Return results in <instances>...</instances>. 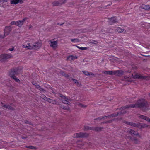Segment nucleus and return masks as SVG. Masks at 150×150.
Wrapping results in <instances>:
<instances>
[{
    "instance_id": "37",
    "label": "nucleus",
    "mask_w": 150,
    "mask_h": 150,
    "mask_svg": "<svg viewBox=\"0 0 150 150\" xmlns=\"http://www.w3.org/2000/svg\"><path fill=\"white\" fill-rule=\"evenodd\" d=\"M61 108L63 109L64 110H69V107L67 106V107H65L64 106L62 105Z\"/></svg>"
},
{
    "instance_id": "16",
    "label": "nucleus",
    "mask_w": 150,
    "mask_h": 150,
    "mask_svg": "<svg viewBox=\"0 0 150 150\" xmlns=\"http://www.w3.org/2000/svg\"><path fill=\"white\" fill-rule=\"evenodd\" d=\"M22 0H10V3L11 4H16L18 3H22Z\"/></svg>"
},
{
    "instance_id": "13",
    "label": "nucleus",
    "mask_w": 150,
    "mask_h": 150,
    "mask_svg": "<svg viewBox=\"0 0 150 150\" xmlns=\"http://www.w3.org/2000/svg\"><path fill=\"white\" fill-rule=\"evenodd\" d=\"M1 105L3 107L6 108V109H8L10 110H14V108L11 107L10 105H5L4 103L1 102Z\"/></svg>"
},
{
    "instance_id": "9",
    "label": "nucleus",
    "mask_w": 150,
    "mask_h": 150,
    "mask_svg": "<svg viewBox=\"0 0 150 150\" xmlns=\"http://www.w3.org/2000/svg\"><path fill=\"white\" fill-rule=\"evenodd\" d=\"M11 30L12 29L10 26H6L4 30V35L5 36L8 35L11 31Z\"/></svg>"
},
{
    "instance_id": "49",
    "label": "nucleus",
    "mask_w": 150,
    "mask_h": 150,
    "mask_svg": "<svg viewBox=\"0 0 150 150\" xmlns=\"http://www.w3.org/2000/svg\"><path fill=\"white\" fill-rule=\"evenodd\" d=\"M32 84L35 86V85H36L37 84H38V83H36L35 82H34V81H33L32 82Z\"/></svg>"
},
{
    "instance_id": "3",
    "label": "nucleus",
    "mask_w": 150,
    "mask_h": 150,
    "mask_svg": "<svg viewBox=\"0 0 150 150\" xmlns=\"http://www.w3.org/2000/svg\"><path fill=\"white\" fill-rule=\"evenodd\" d=\"M130 126L140 129L147 127H148V126L146 124L139 122H132Z\"/></svg>"
},
{
    "instance_id": "24",
    "label": "nucleus",
    "mask_w": 150,
    "mask_h": 150,
    "mask_svg": "<svg viewBox=\"0 0 150 150\" xmlns=\"http://www.w3.org/2000/svg\"><path fill=\"white\" fill-rule=\"evenodd\" d=\"M132 140L134 142V143L135 144H139L140 142L139 140L136 137L133 138V139Z\"/></svg>"
},
{
    "instance_id": "38",
    "label": "nucleus",
    "mask_w": 150,
    "mask_h": 150,
    "mask_svg": "<svg viewBox=\"0 0 150 150\" xmlns=\"http://www.w3.org/2000/svg\"><path fill=\"white\" fill-rule=\"evenodd\" d=\"M130 130H131V129H129V128H128V129L126 128V129H125L124 131V132L129 134L130 132Z\"/></svg>"
},
{
    "instance_id": "12",
    "label": "nucleus",
    "mask_w": 150,
    "mask_h": 150,
    "mask_svg": "<svg viewBox=\"0 0 150 150\" xmlns=\"http://www.w3.org/2000/svg\"><path fill=\"white\" fill-rule=\"evenodd\" d=\"M124 72L122 70L114 71V75L120 76L123 75Z\"/></svg>"
},
{
    "instance_id": "4",
    "label": "nucleus",
    "mask_w": 150,
    "mask_h": 150,
    "mask_svg": "<svg viewBox=\"0 0 150 150\" xmlns=\"http://www.w3.org/2000/svg\"><path fill=\"white\" fill-rule=\"evenodd\" d=\"M21 70L18 68H14L11 69L9 72V75L10 77L15 76L19 74L21 71Z\"/></svg>"
},
{
    "instance_id": "53",
    "label": "nucleus",
    "mask_w": 150,
    "mask_h": 150,
    "mask_svg": "<svg viewBox=\"0 0 150 150\" xmlns=\"http://www.w3.org/2000/svg\"><path fill=\"white\" fill-rule=\"evenodd\" d=\"M106 116H102V119H106Z\"/></svg>"
},
{
    "instance_id": "46",
    "label": "nucleus",
    "mask_w": 150,
    "mask_h": 150,
    "mask_svg": "<svg viewBox=\"0 0 150 150\" xmlns=\"http://www.w3.org/2000/svg\"><path fill=\"white\" fill-rule=\"evenodd\" d=\"M102 119V117H98L96 119H95L94 120H101Z\"/></svg>"
},
{
    "instance_id": "22",
    "label": "nucleus",
    "mask_w": 150,
    "mask_h": 150,
    "mask_svg": "<svg viewBox=\"0 0 150 150\" xmlns=\"http://www.w3.org/2000/svg\"><path fill=\"white\" fill-rule=\"evenodd\" d=\"M103 128V127H93V130H95L97 131H101Z\"/></svg>"
},
{
    "instance_id": "11",
    "label": "nucleus",
    "mask_w": 150,
    "mask_h": 150,
    "mask_svg": "<svg viewBox=\"0 0 150 150\" xmlns=\"http://www.w3.org/2000/svg\"><path fill=\"white\" fill-rule=\"evenodd\" d=\"M27 19V18H25L21 20H19L17 21L16 25L18 26L19 27H21Z\"/></svg>"
},
{
    "instance_id": "42",
    "label": "nucleus",
    "mask_w": 150,
    "mask_h": 150,
    "mask_svg": "<svg viewBox=\"0 0 150 150\" xmlns=\"http://www.w3.org/2000/svg\"><path fill=\"white\" fill-rule=\"evenodd\" d=\"M114 120V119H113L112 120H110L108 121H106L105 122V123H111Z\"/></svg>"
},
{
    "instance_id": "14",
    "label": "nucleus",
    "mask_w": 150,
    "mask_h": 150,
    "mask_svg": "<svg viewBox=\"0 0 150 150\" xmlns=\"http://www.w3.org/2000/svg\"><path fill=\"white\" fill-rule=\"evenodd\" d=\"M132 78L134 79H145V77L142 76H140L138 75L137 74L136 75H132Z\"/></svg>"
},
{
    "instance_id": "6",
    "label": "nucleus",
    "mask_w": 150,
    "mask_h": 150,
    "mask_svg": "<svg viewBox=\"0 0 150 150\" xmlns=\"http://www.w3.org/2000/svg\"><path fill=\"white\" fill-rule=\"evenodd\" d=\"M88 135L87 133L80 132L74 134V137L76 138H84L87 137Z\"/></svg>"
},
{
    "instance_id": "25",
    "label": "nucleus",
    "mask_w": 150,
    "mask_h": 150,
    "mask_svg": "<svg viewBox=\"0 0 150 150\" xmlns=\"http://www.w3.org/2000/svg\"><path fill=\"white\" fill-rule=\"evenodd\" d=\"M60 74L67 78H68L69 77V76L67 74L65 73L62 71H61L60 72Z\"/></svg>"
},
{
    "instance_id": "36",
    "label": "nucleus",
    "mask_w": 150,
    "mask_h": 150,
    "mask_svg": "<svg viewBox=\"0 0 150 150\" xmlns=\"http://www.w3.org/2000/svg\"><path fill=\"white\" fill-rule=\"evenodd\" d=\"M72 80L74 81V83H75L77 85H79V83L78 82V81L77 80H76L72 78Z\"/></svg>"
},
{
    "instance_id": "10",
    "label": "nucleus",
    "mask_w": 150,
    "mask_h": 150,
    "mask_svg": "<svg viewBox=\"0 0 150 150\" xmlns=\"http://www.w3.org/2000/svg\"><path fill=\"white\" fill-rule=\"evenodd\" d=\"M50 42V46L52 47L53 49H56L57 47V41H52L50 40L49 41Z\"/></svg>"
},
{
    "instance_id": "29",
    "label": "nucleus",
    "mask_w": 150,
    "mask_h": 150,
    "mask_svg": "<svg viewBox=\"0 0 150 150\" xmlns=\"http://www.w3.org/2000/svg\"><path fill=\"white\" fill-rule=\"evenodd\" d=\"M83 73L86 76H88L90 75H93V73L90 72V73L88 72L87 71H83Z\"/></svg>"
},
{
    "instance_id": "33",
    "label": "nucleus",
    "mask_w": 150,
    "mask_h": 150,
    "mask_svg": "<svg viewBox=\"0 0 150 150\" xmlns=\"http://www.w3.org/2000/svg\"><path fill=\"white\" fill-rule=\"evenodd\" d=\"M76 46L77 48H78L79 49L83 50H86L87 49V48L86 47H79L78 46Z\"/></svg>"
},
{
    "instance_id": "28",
    "label": "nucleus",
    "mask_w": 150,
    "mask_h": 150,
    "mask_svg": "<svg viewBox=\"0 0 150 150\" xmlns=\"http://www.w3.org/2000/svg\"><path fill=\"white\" fill-rule=\"evenodd\" d=\"M89 42V43H92L95 45L97 44L98 43V42L97 41L93 40H90Z\"/></svg>"
},
{
    "instance_id": "45",
    "label": "nucleus",
    "mask_w": 150,
    "mask_h": 150,
    "mask_svg": "<svg viewBox=\"0 0 150 150\" xmlns=\"http://www.w3.org/2000/svg\"><path fill=\"white\" fill-rule=\"evenodd\" d=\"M11 25H16V21L15 22L14 21H12L11 23Z\"/></svg>"
},
{
    "instance_id": "62",
    "label": "nucleus",
    "mask_w": 150,
    "mask_h": 150,
    "mask_svg": "<svg viewBox=\"0 0 150 150\" xmlns=\"http://www.w3.org/2000/svg\"><path fill=\"white\" fill-rule=\"evenodd\" d=\"M149 95L150 96V93H149Z\"/></svg>"
},
{
    "instance_id": "31",
    "label": "nucleus",
    "mask_w": 150,
    "mask_h": 150,
    "mask_svg": "<svg viewBox=\"0 0 150 150\" xmlns=\"http://www.w3.org/2000/svg\"><path fill=\"white\" fill-rule=\"evenodd\" d=\"M71 40L72 42H77L79 41V40L78 38L71 39Z\"/></svg>"
},
{
    "instance_id": "60",
    "label": "nucleus",
    "mask_w": 150,
    "mask_h": 150,
    "mask_svg": "<svg viewBox=\"0 0 150 150\" xmlns=\"http://www.w3.org/2000/svg\"><path fill=\"white\" fill-rule=\"evenodd\" d=\"M127 71L128 72H129V73H130V71L129 70L128 71Z\"/></svg>"
},
{
    "instance_id": "18",
    "label": "nucleus",
    "mask_w": 150,
    "mask_h": 150,
    "mask_svg": "<svg viewBox=\"0 0 150 150\" xmlns=\"http://www.w3.org/2000/svg\"><path fill=\"white\" fill-rule=\"evenodd\" d=\"M139 117L141 119H144L150 122V119L146 116L141 115L139 116Z\"/></svg>"
},
{
    "instance_id": "50",
    "label": "nucleus",
    "mask_w": 150,
    "mask_h": 150,
    "mask_svg": "<svg viewBox=\"0 0 150 150\" xmlns=\"http://www.w3.org/2000/svg\"><path fill=\"white\" fill-rule=\"evenodd\" d=\"M14 50V47H13L12 48H9L8 50L10 51H13V50Z\"/></svg>"
},
{
    "instance_id": "47",
    "label": "nucleus",
    "mask_w": 150,
    "mask_h": 150,
    "mask_svg": "<svg viewBox=\"0 0 150 150\" xmlns=\"http://www.w3.org/2000/svg\"><path fill=\"white\" fill-rule=\"evenodd\" d=\"M126 112L125 111L124 112V111H121V112H120V113H119V115L123 114L126 113Z\"/></svg>"
},
{
    "instance_id": "17",
    "label": "nucleus",
    "mask_w": 150,
    "mask_h": 150,
    "mask_svg": "<svg viewBox=\"0 0 150 150\" xmlns=\"http://www.w3.org/2000/svg\"><path fill=\"white\" fill-rule=\"evenodd\" d=\"M103 73L107 75H114V71H104Z\"/></svg>"
},
{
    "instance_id": "8",
    "label": "nucleus",
    "mask_w": 150,
    "mask_h": 150,
    "mask_svg": "<svg viewBox=\"0 0 150 150\" xmlns=\"http://www.w3.org/2000/svg\"><path fill=\"white\" fill-rule=\"evenodd\" d=\"M108 22L110 25H112L118 22L117 18L116 16H114L111 18H108Z\"/></svg>"
},
{
    "instance_id": "2",
    "label": "nucleus",
    "mask_w": 150,
    "mask_h": 150,
    "mask_svg": "<svg viewBox=\"0 0 150 150\" xmlns=\"http://www.w3.org/2000/svg\"><path fill=\"white\" fill-rule=\"evenodd\" d=\"M28 46H26L24 47L27 48L29 49H34L35 50L39 49L42 46V44L41 42H37L34 43L32 46H31L30 44H28Z\"/></svg>"
},
{
    "instance_id": "1",
    "label": "nucleus",
    "mask_w": 150,
    "mask_h": 150,
    "mask_svg": "<svg viewBox=\"0 0 150 150\" xmlns=\"http://www.w3.org/2000/svg\"><path fill=\"white\" fill-rule=\"evenodd\" d=\"M148 106V105L146 100L142 98L139 99L135 104L127 105L121 107L120 109H125L132 108H139L142 110H145L147 109Z\"/></svg>"
},
{
    "instance_id": "56",
    "label": "nucleus",
    "mask_w": 150,
    "mask_h": 150,
    "mask_svg": "<svg viewBox=\"0 0 150 150\" xmlns=\"http://www.w3.org/2000/svg\"><path fill=\"white\" fill-rule=\"evenodd\" d=\"M21 138L22 139H25L26 138V137H23V136H22V137H21Z\"/></svg>"
},
{
    "instance_id": "19",
    "label": "nucleus",
    "mask_w": 150,
    "mask_h": 150,
    "mask_svg": "<svg viewBox=\"0 0 150 150\" xmlns=\"http://www.w3.org/2000/svg\"><path fill=\"white\" fill-rule=\"evenodd\" d=\"M116 30L117 31L121 33H125L126 32V31L124 29H122L120 28H117Z\"/></svg>"
},
{
    "instance_id": "20",
    "label": "nucleus",
    "mask_w": 150,
    "mask_h": 150,
    "mask_svg": "<svg viewBox=\"0 0 150 150\" xmlns=\"http://www.w3.org/2000/svg\"><path fill=\"white\" fill-rule=\"evenodd\" d=\"M141 8L146 10H150V6L149 5H142L141 6Z\"/></svg>"
},
{
    "instance_id": "48",
    "label": "nucleus",
    "mask_w": 150,
    "mask_h": 150,
    "mask_svg": "<svg viewBox=\"0 0 150 150\" xmlns=\"http://www.w3.org/2000/svg\"><path fill=\"white\" fill-rule=\"evenodd\" d=\"M51 103L53 104H56L57 102L55 100H52Z\"/></svg>"
},
{
    "instance_id": "34",
    "label": "nucleus",
    "mask_w": 150,
    "mask_h": 150,
    "mask_svg": "<svg viewBox=\"0 0 150 150\" xmlns=\"http://www.w3.org/2000/svg\"><path fill=\"white\" fill-rule=\"evenodd\" d=\"M123 80L125 81L126 82H127V83H128V84H129L128 83V82H132L133 81V80H132L131 79H127V80Z\"/></svg>"
},
{
    "instance_id": "61",
    "label": "nucleus",
    "mask_w": 150,
    "mask_h": 150,
    "mask_svg": "<svg viewBox=\"0 0 150 150\" xmlns=\"http://www.w3.org/2000/svg\"><path fill=\"white\" fill-rule=\"evenodd\" d=\"M102 123H103V124L105 123V122H102Z\"/></svg>"
},
{
    "instance_id": "23",
    "label": "nucleus",
    "mask_w": 150,
    "mask_h": 150,
    "mask_svg": "<svg viewBox=\"0 0 150 150\" xmlns=\"http://www.w3.org/2000/svg\"><path fill=\"white\" fill-rule=\"evenodd\" d=\"M77 58L76 56H74L72 55L70 56L67 57V59L69 60H74Z\"/></svg>"
},
{
    "instance_id": "52",
    "label": "nucleus",
    "mask_w": 150,
    "mask_h": 150,
    "mask_svg": "<svg viewBox=\"0 0 150 150\" xmlns=\"http://www.w3.org/2000/svg\"><path fill=\"white\" fill-rule=\"evenodd\" d=\"M48 102H50V103H51L52 100V99H51L49 98V99H48Z\"/></svg>"
},
{
    "instance_id": "55",
    "label": "nucleus",
    "mask_w": 150,
    "mask_h": 150,
    "mask_svg": "<svg viewBox=\"0 0 150 150\" xmlns=\"http://www.w3.org/2000/svg\"><path fill=\"white\" fill-rule=\"evenodd\" d=\"M64 23H63L62 24H60L59 23H57V25H63Z\"/></svg>"
},
{
    "instance_id": "43",
    "label": "nucleus",
    "mask_w": 150,
    "mask_h": 150,
    "mask_svg": "<svg viewBox=\"0 0 150 150\" xmlns=\"http://www.w3.org/2000/svg\"><path fill=\"white\" fill-rule=\"evenodd\" d=\"M58 95L59 96L62 98V99H64V96H63L62 94H61V93H59L58 94Z\"/></svg>"
},
{
    "instance_id": "30",
    "label": "nucleus",
    "mask_w": 150,
    "mask_h": 150,
    "mask_svg": "<svg viewBox=\"0 0 150 150\" xmlns=\"http://www.w3.org/2000/svg\"><path fill=\"white\" fill-rule=\"evenodd\" d=\"M12 78H13L14 79L16 82H20V80L16 77L15 76H13L11 77Z\"/></svg>"
},
{
    "instance_id": "51",
    "label": "nucleus",
    "mask_w": 150,
    "mask_h": 150,
    "mask_svg": "<svg viewBox=\"0 0 150 150\" xmlns=\"http://www.w3.org/2000/svg\"><path fill=\"white\" fill-rule=\"evenodd\" d=\"M49 99V98H48L46 97H45L44 99L45 100L47 101H48V99Z\"/></svg>"
},
{
    "instance_id": "5",
    "label": "nucleus",
    "mask_w": 150,
    "mask_h": 150,
    "mask_svg": "<svg viewBox=\"0 0 150 150\" xmlns=\"http://www.w3.org/2000/svg\"><path fill=\"white\" fill-rule=\"evenodd\" d=\"M12 56L10 54H5L0 55V61H5L8 59L12 57Z\"/></svg>"
},
{
    "instance_id": "27",
    "label": "nucleus",
    "mask_w": 150,
    "mask_h": 150,
    "mask_svg": "<svg viewBox=\"0 0 150 150\" xmlns=\"http://www.w3.org/2000/svg\"><path fill=\"white\" fill-rule=\"evenodd\" d=\"M93 129V127H89L87 126H84V130H92Z\"/></svg>"
},
{
    "instance_id": "44",
    "label": "nucleus",
    "mask_w": 150,
    "mask_h": 150,
    "mask_svg": "<svg viewBox=\"0 0 150 150\" xmlns=\"http://www.w3.org/2000/svg\"><path fill=\"white\" fill-rule=\"evenodd\" d=\"M62 102L65 104H68L67 102H69L68 101L65 100V99H63L62 100Z\"/></svg>"
},
{
    "instance_id": "26",
    "label": "nucleus",
    "mask_w": 150,
    "mask_h": 150,
    "mask_svg": "<svg viewBox=\"0 0 150 150\" xmlns=\"http://www.w3.org/2000/svg\"><path fill=\"white\" fill-rule=\"evenodd\" d=\"M25 147L27 148H29L30 149H36V148L35 147H34V146H25Z\"/></svg>"
},
{
    "instance_id": "58",
    "label": "nucleus",
    "mask_w": 150,
    "mask_h": 150,
    "mask_svg": "<svg viewBox=\"0 0 150 150\" xmlns=\"http://www.w3.org/2000/svg\"><path fill=\"white\" fill-rule=\"evenodd\" d=\"M124 77V78H125V79L128 78V77L127 76H125Z\"/></svg>"
},
{
    "instance_id": "39",
    "label": "nucleus",
    "mask_w": 150,
    "mask_h": 150,
    "mask_svg": "<svg viewBox=\"0 0 150 150\" xmlns=\"http://www.w3.org/2000/svg\"><path fill=\"white\" fill-rule=\"evenodd\" d=\"M24 122L26 124H29L31 125H33V124L31 122H30L27 120H25L24 121Z\"/></svg>"
},
{
    "instance_id": "59",
    "label": "nucleus",
    "mask_w": 150,
    "mask_h": 150,
    "mask_svg": "<svg viewBox=\"0 0 150 150\" xmlns=\"http://www.w3.org/2000/svg\"><path fill=\"white\" fill-rule=\"evenodd\" d=\"M52 92L54 93H55V92L53 90L52 91Z\"/></svg>"
},
{
    "instance_id": "54",
    "label": "nucleus",
    "mask_w": 150,
    "mask_h": 150,
    "mask_svg": "<svg viewBox=\"0 0 150 150\" xmlns=\"http://www.w3.org/2000/svg\"><path fill=\"white\" fill-rule=\"evenodd\" d=\"M111 115H109L107 116H106V118L107 117L108 118H110L111 117Z\"/></svg>"
},
{
    "instance_id": "15",
    "label": "nucleus",
    "mask_w": 150,
    "mask_h": 150,
    "mask_svg": "<svg viewBox=\"0 0 150 150\" xmlns=\"http://www.w3.org/2000/svg\"><path fill=\"white\" fill-rule=\"evenodd\" d=\"M129 134L132 135H134L135 136H138L139 137H140V135L138 132L131 129V130H130V132Z\"/></svg>"
},
{
    "instance_id": "21",
    "label": "nucleus",
    "mask_w": 150,
    "mask_h": 150,
    "mask_svg": "<svg viewBox=\"0 0 150 150\" xmlns=\"http://www.w3.org/2000/svg\"><path fill=\"white\" fill-rule=\"evenodd\" d=\"M35 87L37 89H38L39 90L41 91H42L43 92L45 91L44 90V89L43 88H42L38 84L36 85H35Z\"/></svg>"
},
{
    "instance_id": "40",
    "label": "nucleus",
    "mask_w": 150,
    "mask_h": 150,
    "mask_svg": "<svg viewBox=\"0 0 150 150\" xmlns=\"http://www.w3.org/2000/svg\"><path fill=\"white\" fill-rule=\"evenodd\" d=\"M63 99H65L66 100H67L68 101H70V98L69 97L64 96Z\"/></svg>"
},
{
    "instance_id": "7",
    "label": "nucleus",
    "mask_w": 150,
    "mask_h": 150,
    "mask_svg": "<svg viewBox=\"0 0 150 150\" xmlns=\"http://www.w3.org/2000/svg\"><path fill=\"white\" fill-rule=\"evenodd\" d=\"M67 0H59L57 1H55L52 2V4L53 6H58L61 5L62 4L65 3Z\"/></svg>"
},
{
    "instance_id": "35",
    "label": "nucleus",
    "mask_w": 150,
    "mask_h": 150,
    "mask_svg": "<svg viewBox=\"0 0 150 150\" xmlns=\"http://www.w3.org/2000/svg\"><path fill=\"white\" fill-rule=\"evenodd\" d=\"M78 106L82 108H86L87 107V105H84L81 103H79L78 105Z\"/></svg>"
},
{
    "instance_id": "32",
    "label": "nucleus",
    "mask_w": 150,
    "mask_h": 150,
    "mask_svg": "<svg viewBox=\"0 0 150 150\" xmlns=\"http://www.w3.org/2000/svg\"><path fill=\"white\" fill-rule=\"evenodd\" d=\"M119 114V112H117V113H114L111 114V116L112 117H115L116 116L118 115Z\"/></svg>"
},
{
    "instance_id": "57",
    "label": "nucleus",
    "mask_w": 150,
    "mask_h": 150,
    "mask_svg": "<svg viewBox=\"0 0 150 150\" xmlns=\"http://www.w3.org/2000/svg\"><path fill=\"white\" fill-rule=\"evenodd\" d=\"M8 0H2L3 1H4V2H6L8 1Z\"/></svg>"
},
{
    "instance_id": "41",
    "label": "nucleus",
    "mask_w": 150,
    "mask_h": 150,
    "mask_svg": "<svg viewBox=\"0 0 150 150\" xmlns=\"http://www.w3.org/2000/svg\"><path fill=\"white\" fill-rule=\"evenodd\" d=\"M123 123L127 124V125H131V123L132 122H130L128 121H124L123 122Z\"/></svg>"
}]
</instances>
